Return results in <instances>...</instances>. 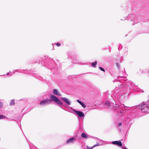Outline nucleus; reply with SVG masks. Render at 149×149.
I'll return each instance as SVG.
<instances>
[{"label":"nucleus","mask_w":149,"mask_h":149,"mask_svg":"<svg viewBox=\"0 0 149 149\" xmlns=\"http://www.w3.org/2000/svg\"><path fill=\"white\" fill-rule=\"evenodd\" d=\"M99 68L102 71H103V72H105V70H104V69L102 68L101 67H99Z\"/></svg>","instance_id":"nucleus-16"},{"label":"nucleus","mask_w":149,"mask_h":149,"mask_svg":"<svg viewBox=\"0 0 149 149\" xmlns=\"http://www.w3.org/2000/svg\"><path fill=\"white\" fill-rule=\"evenodd\" d=\"M53 93L54 94L58 95L59 96H61V94L58 92V90L56 89H54L53 90Z\"/></svg>","instance_id":"nucleus-6"},{"label":"nucleus","mask_w":149,"mask_h":149,"mask_svg":"<svg viewBox=\"0 0 149 149\" xmlns=\"http://www.w3.org/2000/svg\"><path fill=\"white\" fill-rule=\"evenodd\" d=\"M77 101L84 108H85L86 107V105L84 104V103L82 102L81 101H79V100H77Z\"/></svg>","instance_id":"nucleus-9"},{"label":"nucleus","mask_w":149,"mask_h":149,"mask_svg":"<svg viewBox=\"0 0 149 149\" xmlns=\"http://www.w3.org/2000/svg\"><path fill=\"white\" fill-rule=\"evenodd\" d=\"M50 98L51 101L54 102L59 105H61L62 104V103L61 101L54 95H51L50 97Z\"/></svg>","instance_id":"nucleus-1"},{"label":"nucleus","mask_w":149,"mask_h":149,"mask_svg":"<svg viewBox=\"0 0 149 149\" xmlns=\"http://www.w3.org/2000/svg\"><path fill=\"white\" fill-rule=\"evenodd\" d=\"M15 102L14 99L11 100V102L10 104V105L11 106H13L15 105Z\"/></svg>","instance_id":"nucleus-12"},{"label":"nucleus","mask_w":149,"mask_h":149,"mask_svg":"<svg viewBox=\"0 0 149 149\" xmlns=\"http://www.w3.org/2000/svg\"><path fill=\"white\" fill-rule=\"evenodd\" d=\"M62 100H63L65 101L68 105L70 104V102L65 97H62L61 98Z\"/></svg>","instance_id":"nucleus-8"},{"label":"nucleus","mask_w":149,"mask_h":149,"mask_svg":"<svg viewBox=\"0 0 149 149\" xmlns=\"http://www.w3.org/2000/svg\"><path fill=\"white\" fill-rule=\"evenodd\" d=\"M74 111L75 112L76 114L79 116L84 117V113L81 111L75 110H74Z\"/></svg>","instance_id":"nucleus-3"},{"label":"nucleus","mask_w":149,"mask_h":149,"mask_svg":"<svg viewBox=\"0 0 149 149\" xmlns=\"http://www.w3.org/2000/svg\"><path fill=\"white\" fill-rule=\"evenodd\" d=\"M122 123H120L119 124V126H120L121 125H122Z\"/></svg>","instance_id":"nucleus-21"},{"label":"nucleus","mask_w":149,"mask_h":149,"mask_svg":"<svg viewBox=\"0 0 149 149\" xmlns=\"http://www.w3.org/2000/svg\"><path fill=\"white\" fill-rule=\"evenodd\" d=\"M105 105L107 106H109L110 104V102L109 101H106L105 103Z\"/></svg>","instance_id":"nucleus-14"},{"label":"nucleus","mask_w":149,"mask_h":149,"mask_svg":"<svg viewBox=\"0 0 149 149\" xmlns=\"http://www.w3.org/2000/svg\"><path fill=\"white\" fill-rule=\"evenodd\" d=\"M116 65H117V67L118 68H119V65L118 63H117L116 64Z\"/></svg>","instance_id":"nucleus-19"},{"label":"nucleus","mask_w":149,"mask_h":149,"mask_svg":"<svg viewBox=\"0 0 149 149\" xmlns=\"http://www.w3.org/2000/svg\"><path fill=\"white\" fill-rule=\"evenodd\" d=\"M145 104H143V103H142L141 105V106H144V105H145Z\"/></svg>","instance_id":"nucleus-20"},{"label":"nucleus","mask_w":149,"mask_h":149,"mask_svg":"<svg viewBox=\"0 0 149 149\" xmlns=\"http://www.w3.org/2000/svg\"><path fill=\"white\" fill-rule=\"evenodd\" d=\"M9 74V73H7V75H8V74Z\"/></svg>","instance_id":"nucleus-24"},{"label":"nucleus","mask_w":149,"mask_h":149,"mask_svg":"<svg viewBox=\"0 0 149 149\" xmlns=\"http://www.w3.org/2000/svg\"><path fill=\"white\" fill-rule=\"evenodd\" d=\"M97 63V61L93 62L91 63V65L93 67H95Z\"/></svg>","instance_id":"nucleus-13"},{"label":"nucleus","mask_w":149,"mask_h":149,"mask_svg":"<svg viewBox=\"0 0 149 149\" xmlns=\"http://www.w3.org/2000/svg\"><path fill=\"white\" fill-rule=\"evenodd\" d=\"M141 109L144 112H149V106H147L145 108H142Z\"/></svg>","instance_id":"nucleus-5"},{"label":"nucleus","mask_w":149,"mask_h":149,"mask_svg":"<svg viewBox=\"0 0 149 149\" xmlns=\"http://www.w3.org/2000/svg\"><path fill=\"white\" fill-rule=\"evenodd\" d=\"M123 149H127V148H124V147H123Z\"/></svg>","instance_id":"nucleus-23"},{"label":"nucleus","mask_w":149,"mask_h":149,"mask_svg":"<svg viewBox=\"0 0 149 149\" xmlns=\"http://www.w3.org/2000/svg\"><path fill=\"white\" fill-rule=\"evenodd\" d=\"M75 140V139L74 138H72L70 139H68L66 141L67 143L69 144L71 143H73L74 140Z\"/></svg>","instance_id":"nucleus-7"},{"label":"nucleus","mask_w":149,"mask_h":149,"mask_svg":"<svg viewBox=\"0 0 149 149\" xmlns=\"http://www.w3.org/2000/svg\"><path fill=\"white\" fill-rule=\"evenodd\" d=\"M51 103V101L49 99H46L45 100H42L40 103V104L41 106L50 104Z\"/></svg>","instance_id":"nucleus-2"},{"label":"nucleus","mask_w":149,"mask_h":149,"mask_svg":"<svg viewBox=\"0 0 149 149\" xmlns=\"http://www.w3.org/2000/svg\"><path fill=\"white\" fill-rule=\"evenodd\" d=\"M61 45V44L59 43H58L56 44V45L57 47H59Z\"/></svg>","instance_id":"nucleus-17"},{"label":"nucleus","mask_w":149,"mask_h":149,"mask_svg":"<svg viewBox=\"0 0 149 149\" xmlns=\"http://www.w3.org/2000/svg\"><path fill=\"white\" fill-rule=\"evenodd\" d=\"M112 143L113 144H116L120 146H121L122 145L121 142L120 141H113L112 142Z\"/></svg>","instance_id":"nucleus-4"},{"label":"nucleus","mask_w":149,"mask_h":149,"mask_svg":"<svg viewBox=\"0 0 149 149\" xmlns=\"http://www.w3.org/2000/svg\"><path fill=\"white\" fill-rule=\"evenodd\" d=\"M99 143H97L96 145H94L92 147H91L87 146V149H92L94 147L99 146Z\"/></svg>","instance_id":"nucleus-10"},{"label":"nucleus","mask_w":149,"mask_h":149,"mask_svg":"<svg viewBox=\"0 0 149 149\" xmlns=\"http://www.w3.org/2000/svg\"><path fill=\"white\" fill-rule=\"evenodd\" d=\"M120 112L122 113L123 112V111L121 110L120 111Z\"/></svg>","instance_id":"nucleus-22"},{"label":"nucleus","mask_w":149,"mask_h":149,"mask_svg":"<svg viewBox=\"0 0 149 149\" xmlns=\"http://www.w3.org/2000/svg\"><path fill=\"white\" fill-rule=\"evenodd\" d=\"M5 118L6 117L3 116V115H0V119L2 118Z\"/></svg>","instance_id":"nucleus-15"},{"label":"nucleus","mask_w":149,"mask_h":149,"mask_svg":"<svg viewBox=\"0 0 149 149\" xmlns=\"http://www.w3.org/2000/svg\"><path fill=\"white\" fill-rule=\"evenodd\" d=\"M2 106V103L0 102V107H1Z\"/></svg>","instance_id":"nucleus-18"},{"label":"nucleus","mask_w":149,"mask_h":149,"mask_svg":"<svg viewBox=\"0 0 149 149\" xmlns=\"http://www.w3.org/2000/svg\"><path fill=\"white\" fill-rule=\"evenodd\" d=\"M81 136L83 138H85L86 139L87 138V136L85 133H82L81 134Z\"/></svg>","instance_id":"nucleus-11"}]
</instances>
